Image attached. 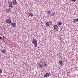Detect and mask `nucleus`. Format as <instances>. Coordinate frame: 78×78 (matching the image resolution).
<instances>
[{
    "mask_svg": "<svg viewBox=\"0 0 78 78\" xmlns=\"http://www.w3.org/2000/svg\"><path fill=\"white\" fill-rule=\"evenodd\" d=\"M50 76V74L48 73H45V74L44 75V77L45 78H47V77H49Z\"/></svg>",
    "mask_w": 78,
    "mask_h": 78,
    "instance_id": "obj_3",
    "label": "nucleus"
},
{
    "mask_svg": "<svg viewBox=\"0 0 78 78\" xmlns=\"http://www.w3.org/2000/svg\"><path fill=\"white\" fill-rule=\"evenodd\" d=\"M48 14H50V13H51V12H50V11H48Z\"/></svg>",
    "mask_w": 78,
    "mask_h": 78,
    "instance_id": "obj_17",
    "label": "nucleus"
},
{
    "mask_svg": "<svg viewBox=\"0 0 78 78\" xmlns=\"http://www.w3.org/2000/svg\"><path fill=\"white\" fill-rule=\"evenodd\" d=\"M46 27H49L50 26V22H47L46 23Z\"/></svg>",
    "mask_w": 78,
    "mask_h": 78,
    "instance_id": "obj_9",
    "label": "nucleus"
},
{
    "mask_svg": "<svg viewBox=\"0 0 78 78\" xmlns=\"http://www.w3.org/2000/svg\"><path fill=\"white\" fill-rule=\"evenodd\" d=\"M1 51L3 53H6V50L4 49L2 50H1Z\"/></svg>",
    "mask_w": 78,
    "mask_h": 78,
    "instance_id": "obj_8",
    "label": "nucleus"
},
{
    "mask_svg": "<svg viewBox=\"0 0 78 78\" xmlns=\"http://www.w3.org/2000/svg\"><path fill=\"white\" fill-rule=\"evenodd\" d=\"M55 16V14L54 13H52V16Z\"/></svg>",
    "mask_w": 78,
    "mask_h": 78,
    "instance_id": "obj_21",
    "label": "nucleus"
},
{
    "mask_svg": "<svg viewBox=\"0 0 78 78\" xmlns=\"http://www.w3.org/2000/svg\"><path fill=\"white\" fill-rule=\"evenodd\" d=\"M5 11L6 12H7L9 13V9L8 8H7L6 9H5Z\"/></svg>",
    "mask_w": 78,
    "mask_h": 78,
    "instance_id": "obj_14",
    "label": "nucleus"
},
{
    "mask_svg": "<svg viewBox=\"0 0 78 78\" xmlns=\"http://www.w3.org/2000/svg\"><path fill=\"white\" fill-rule=\"evenodd\" d=\"M62 64H63V62H62L61 60H60L59 62V64L61 66H62Z\"/></svg>",
    "mask_w": 78,
    "mask_h": 78,
    "instance_id": "obj_7",
    "label": "nucleus"
},
{
    "mask_svg": "<svg viewBox=\"0 0 78 78\" xmlns=\"http://www.w3.org/2000/svg\"><path fill=\"white\" fill-rule=\"evenodd\" d=\"M58 27V26H57V25H54V29H57Z\"/></svg>",
    "mask_w": 78,
    "mask_h": 78,
    "instance_id": "obj_11",
    "label": "nucleus"
},
{
    "mask_svg": "<svg viewBox=\"0 0 78 78\" xmlns=\"http://www.w3.org/2000/svg\"><path fill=\"white\" fill-rule=\"evenodd\" d=\"M56 31H58V29H57Z\"/></svg>",
    "mask_w": 78,
    "mask_h": 78,
    "instance_id": "obj_22",
    "label": "nucleus"
},
{
    "mask_svg": "<svg viewBox=\"0 0 78 78\" xmlns=\"http://www.w3.org/2000/svg\"><path fill=\"white\" fill-rule=\"evenodd\" d=\"M3 38H5V37H3Z\"/></svg>",
    "mask_w": 78,
    "mask_h": 78,
    "instance_id": "obj_23",
    "label": "nucleus"
},
{
    "mask_svg": "<svg viewBox=\"0 0 78 78\" xmlns=\"http://www.w3.org/2000/svg\"><path fill=\"white\" fill-rule=\"evenodd\" d=\"M78 22V19H75L73 20V22L75 23V22Z\"/></svg>",
    "mask_w": 78,
    "mask_h": 78,
    "instance_id": "obj_12",
    "label": "nucleus"
},
{
    "mask_svg": "<svg viewBox=\"0 0 78 78\" xmlns=\"http://www.w3.org/2000/svg\"><path fill=\"white\" fill-rule=\"evenodd\" d=\"M38 66H39V67H41V68L42 67V65H41V64H40V65L39 64V65H38Z\"/></svg>",
    "mask_w": 78,
    "mask_h": 78,
    "instance_id": "obj_16",
    "label": "nucleus"
},
{
    "mask_svg": "<svg viewBox=\"0 0 78 78\" xmlns=\"http://www.w3.org/2000/svg\"><path fill=\"white\" fill-rule=\"evenodd\" d=\"M5 21L6 23L8 24H10V23H11V19H7Z\"/></svg>",
    "mask_w": 78,
    "mask_h": 78,
    "instance_id": "obj_2",
    "label": "nucleus"
},
{
    "mask_svg": "<svg viewBox=\"0 0 78 78\" xmlns=\"http://www.w3.org/2000/svg\"><path fill=\"white\" fill-rule=\"evenodd\" d=\"M57 25L58 26H60L62 25V23L61 22H57Z\"/></svg>",
    "mask_w": 78,
    "mask_h": 78,
    "instance_id": "obj_10",
    "label": "nucleus"
},
{
    "mask_svg": "<svg viewBox=\"0 0 78 78\" xmlns=\"http://www.w3.org/2000/svg\"><path fill=\"white\" fill-rule=\"evenodd\" d=\"M32 42L35 47L37 46V40L36 39H33Z\"/></svg>",
    "mask_w": 78,
    "mask_h": 78,
    "instance_id": "obj_1",
    "label": "nucleus"
},
{
    "mask_svg": "<svg viewBox=\"0 0 78 78\" xmlns=\"http://www.w3.org/2000/svg\"><path fill=\"white\" fill-rule=\"evenodd\" d=\"M29 16H30V17H33V14L32 13H30L29 14Z\"/></svg>",
    "mask_w": 78,
    "mask_h": 78,
    "instance_id": "obj_13",
    "label": "nucleus"
},
{
    "mask_svg": "<svg viewBox=\"0 0 78 78\" xmlns=\"http://www.w3.org/2000/svg\"><path fill=\"white\" fill-rule=\"evenodd\" d=\"M43 67H47V63L46 62H44Z\"/></svg>",
    "mask_w": 78,
    "mask_h": 78,
    "instance_id": "obj_15",
    "label": "nucleus"
},
{
    "mask_svg": "<svg viewBox=\"0 0 78 78\" xmlns=\"http://www.w3.org/2000/svg\"><path fill=\"white\" fill-rule=\"evenodd\" d=\"M0 39L1 40H3V37H0Z\"/></svg>",
    "mask_w": 78,
    "mask_h": 78,
    "instance_id": "obj_19",
    "label": "nucleus"
},
{
    "mask_svg": "<svg viewBox=\"0 0 78 78\" xmlns=\"http://www.w3.org/2000/svg\"><path fill=\"white\" fill-rule=\"evenodd\" d=\"M8 4L9 6V7L10 8H12V7H13L12 6V2H8Z\"/></svg>",
    "mask_w": 78,
    "mask_h": 78,
    "instance_id": "obj_4",
    "label": "nucleus"
},
{
    "mask_svg": "<svg viewBox=\"0 0 78 78\" xmlns=\"http://www.w3.org/2000/svg\"><path fill=\"white\" fill-rule=\"evenodd\" d=\"M71 1H73V2H76V0H69Z\"/></svg>",
    "mask_w": 78,
    "mask_h": 78,
    "instance_id": "obj_20",
    "label": "nucleus"
},
{
    "mask_svg": "<svg viewBox=\"0 0 78 78\" xmlns=\"http://www.w3.org/2000/svg\"><path fill=\"white\" fill-rule=\"evenodd\" d=\"M2 70L0 69V73H2Z\"/></svg>",
    "mask_w": 78,
    "mask_h": 78,
    "instance_id": "obj_18",
    "label": "nucleus"
},
{
    "mask_svg": "<svg viewBox=\"0 0 78 78\" xmlns=\"http://www.w3.org/2000/svg\"><path fill=\"white\" fill-rule=\"evenodd\" d=\"M16 23H12L11 24V25L13 27H16Z\"/></svg>",
    "mask_w": 78,
    "mask_h": 78,
    "instance_id": "obj_5",
    "label": "nucleus"
},
{
    "mask_svg": "<svg viewBox=\"0 0 78 78\" xmlns=\"http://www.w3.org/2000/svg\"><path fill=\"white\" fill-rule=\"evenodd\" d=\"M12 2L14 5H16V4H17V2L16 0H13Z\"/></svg>",
    "mask_w": 78,
    "mask_h": 78,
    "instance_id": "obj_6",
    "label": "nucleus"
}]
</instances>
